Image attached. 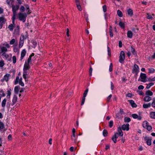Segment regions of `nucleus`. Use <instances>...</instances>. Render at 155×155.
Here are the masks:
<instances>
[{
  "instance_id": "1",
  "label": "nucleus",
  "mask_w": 155,
  "mask_h": 155,
  "mask_svg": "<svg viewBox=\"0 0 155 155\" xmlns=\"http://www.w3.org/2000/svg\"><path fill=\"white\" fill-rule=\"evenodd\" d=\"M19 20L22 21L23 22L25 21L27 16V14L25 13L19 12L18 14Z\"/></svg>"
},
{
  "instance_id": "2",
  "label": "nucleus",
  "mask_w": 155,
  "mask_h": 155,
  "mask_svg": "<svg viewBox=\"0 0 155 155\" xmlns=\"http://www.w3.org/2000/svg\"><path fill=\"white\" fill-rule=\"evenodd\" d=\"M125 58V54L124 52L123 51H121L120 52V55L119 56V62L120 63H122V62L124 60Z\"/></svg>"
},
{
  "instance_id": "3",
  "label": "nucleus",
  "mask_w": 155,
  "mask_h": 155,
  "mask_svg": "<svg viewBox=\"0 0 155 155\" xmlns=\"http://www.w3.org/2000/svg\"><path fill=\"white\" fill-rule=\"evenodd\" d=\"M88 89H87L85 90V91L84 92V93L83 94V97L82 101V102H81V105H82L83 104H84V103L85 100V97L86 96V95H87V92H88Z\"/></svg>"
},
{
  "instance_id": "4",
  "label": "nucleus",
  "mask_w": 155,
  "mask_h": 155,
  "mask_svg": "<svg viewBox=\"0 0 155 155\" xmlns=\"http://www.w3.org/2000/svg\"><path fill=\"white\" fill-rule=\"evenodd\" d=\"M119 134L117 133H115L111 138L112 140L114 141V143L117 142V139L118 137Z\"/></svg>"
},
{
  "instance_id": "5",
  "label": "nucleus",
  "mask_w": 155,
  "mask_h": 155,
  "mask_svg": "<svg viewBox=\"0 0 155 155\" xmlns=\"http://www.w3.org/2000/svg\"><path fill=\"white\" fill-rule=\"evenodd\" d=\"M144 139L146 141V143L148 145L150 146L151 145V139H150L149 137L146 136L144 137Z\"/></svg>"
},
{
  "instance_id": "6",
  "label": "nucleus",
  "mask_w": 155,
  "mask_h": 155,
  "mask_svg": "<svg viewBox=\"0 0 155 155\" xmlns=\"http://www.w3.org/2000/svg\"><path fill=\"white\" fill-rule=\"evenodd\" d=\"M129 125L128 124H124L122 126V129L124 130H126L128 131L129 129Z\"/></svg>"
},
{
  "instance_id": "7",
  "label": "nucleus",
  "mask_w": 155,
  "mask_h": 155,
  "mask_svg": "<svg viewBox=\"0 0 155 155\" xmlns=\"http://www.w3.org/2000/svg\"><path fill=\"white\" fill-rule=\"evenodd\" d=\"M10 76L9 74H6L4 76V78L3 79H1V81H6V82L8 81L9 80V78Z\"/></svg>"
},
{
  "instance_id": "8",
  "label": "nucleus",
  "mask_w": 155,
  "mask_h": 155,
  "mask_svg": "<svg viewBox=\"0 0 155 155\" xmlns=\"http://www.w3.org/2000/svg\"><path fill=\"white\" fill-rule=\"evenodd\" d=\"M13 12V16L12 17V23L14 25L15 20V16L17 15L16 11L15 10H12Z\"/></svg>"
},
{
  "instance_id": "9",
  "label": "nucleus",
  "mask_w": 155,
  "mask_h": 155,
  "mask_svg": "<svg viewBox=\"0 0 155 155\" xmlns=\"http://www.w3.org/2000/svg\"><path fill=\"white\" fill-rule=\"evenodd\" d=\"M29 64H28V63H27V62H25L23 68L24 71H26L30 68V67L29 66Z\"/></svg>"
},
{
  "instance_id": "10",
  "label": "nucleus",
  "mask_w": 155,
  "mask_h": 155,
  "mask_svg": "<svg viewBox=\"0 0 155 155\" xmlns=\"http://www.w3.org/2000/svg\"><path fill=\"white\" fill-rule=\"evenodd\" d=\"M140 77L141 78V79H142V80L141 81L142 82H145L146 81L145 79L146 78L147 76L145 74L141 73L140 75Z\"/></svg>"
},
{
  "instance_id": "11",
  "label": "nucleus",
  "mask_w": 155,
  "mask_h": 155,
  "mask_svg": "<svg viewBox=\"0 0 155 155\" xmlns=\"http://www.w3.org/2000/svg\"><path fill=\"white\" fill-rule=\"evenodd\" d=\"M5 20L3 17H0V24L1 28H2V25L5 22Z\"/></svg>"
},
{
  "instance_id": "12",
  "label": "nucleus",
  "mask_w": 155,
  "mask_h": 155,
  "mask_svg": "<svg viewBox=\"0 0 155 155\" xmlns=\"http://www.w3.org/2000/svg\"><path fill=\"white\" fill-rule=\"evenodd\" d=\"M26 52L25 49L22 50L21 53V60H22L23 58L26 54Z\"/></svg>"
},
{
  "instance_id": "13",
  "label": "nucleus",
  "mask_w": 155,
  "mask_h": 155,
  "mask_svg": "<svg viewBox=\"0 0 155 155\" xmlns=\"http://www.w3.org/2000/svg\"><path fill=\"white\" fill-rule=\"evenodd\" d=\"M132 116L134 118H137L138 120H140L142 118V117L140 116H138L136 114H133L132 115Z\"/></svg>"
},
{
  "instance_id": "14",
  "label": "nucleus",
  "mask_w": 155,
  "mask_h": 155,
  "mask_svg": "<svg viewBox=\"0 0 155 155\" xmlns=\"http://www.w3.org/2000/svg\"><path fill=\"white\" fill-rule=\"evenodd\" d=\"M117 131L120 136L122 137L123 135V133L121 127H119L118 128Z\"/></svg>"
},
{
  "instance_id": "15",
  "label": "nucleus",
  "mask_w": 155,
  "mask_h": 155,
  "mask_svg": "<svg viewBox=\"0 0 155 155\" xmlns=\"http://www.w3.org/2000/svg\"><path fill=\"white\" fill-rule=\"evenodd\" d=\"M130 103L131 104L132 107H137V104L134 103V101L132 100H130L129 101Z\"/></svg>"
},
{
  "instance_id": "16",
  "label": "nucleus",
  "mask_w": 155,
  "mask_h": 155,
  "mask_svg": "<svg viewBox=\"0 0 155 155\" xmlns=\"http://www.w3.org/2000/svg\"><path fill=\"white\" fill-rule=\"evenodd\" d=\"M152 99L151 97L146 96L144 98V101L146 102H149Z\"/></svg>"
},
{
  "instance_id": "17",
  "label": "nucleus",
  "mask_w": 155,
  "mask_h": 155,
  "mask_svg": "<svg viewBox=\"0 0 155 155\" xmlns=\"http://www.w3.org/2000/svg\"><path fill=\"white\" fill-rule=\"evenodd\" d=\"M11 7L12 8V10H15V11H17L19 8V6L18 5H12Z\"/></svg>"
},
{
  "instance_id": "18",
  "label": "nucleus",
  "mask_w": 155,
  "mask_h": 155,
  "mask_svg": "<svg viewBox=\"0 0 155 155\" xmlns=\"http://www.w3.org/2000/svg\"><path fill=\"white\" fill-rule=\"evenodd\" d=\"M145 94L147 96H151L153 95V93L150 90H148L146 91Z\"/></svg>"
},
{
  "instance_id": "19",
  "label": "nucleus",
  "mask_w": 155,
  "mask_h": 155,
  "mask_svg": "<svg viewBox=\"0 0 155 155\" xmlns=\"http://www.w3.org/2000/svg\"><path fill=\"white\" fill-rule=\"evenodd\" d=\"M127 13L130 16H132L133 14L132 10L130 8L129 9L127 10Z\"/></svg>"
},
{
  "instance_id": "20",
  "label": "nucleus",
  "mask_w": 155,
  "mask_h": 155,
  "mask_svg": "<svg viewBox=\"0 0 155 155\" xmlns=\"http://www.w3.org/2000/svg\"><path fill=\"white\" fill-rule=\"evenodd\" d=\"M127 37L130 38H132L133 36V33L130 31H129L127 32Z\"/></svg>"
},
{
  "instance_id": "21",
  "label": "nucleus",
  "mask_w": 155,
  "mask_h": 155,
  "mask_svg": "<svg viewBox=\"0 0 155 155\" xmlns=\"http://www.w3.org/2000/svg\"><path fill=\"white\" fill-rule=\"evenodd\" d=\"M1 49L2 52H3L2 55H4V54H5V53L7 51V49L5 47H2L1 48Z\"/></svg>"
},
{
  "instance_id": "22",
  "label": "nucleus",
  "mask_w": 155,
  "mask_h": 155,
  "mask_svg": "<svg viewBox=\"0 0 155 155\" xmlns=\"http://www.w3.org/2000/svg\"><path fill=\"white\" fill-rule=\"evenodd\" d=\"M148 125L149 123L147 121H145L143 122V127L146 128Z\"/></svg>"
},
{
  "instance_id": "23",
  "label": "nucleus",
  "mask_w": 155,
  "mask_h": 155,
  "mask_svg": "<svg viewBox=\"0 0 155 155\" xmlns=\"http://www.w3.org/2000/svg\"><path fill=\"white\" fill-rule=\"evenodd\" d=\"M13 2V0H7V3L11 7V6L13 5L12 3Z\"/></svg>"
},
{
  "instance_id": "24",
  "label": "nucleus",
  "mask_w": 155,
  "mask_h": 155,
  "mask_svg": "<svg viewBox=\"0 0 155 155\" xmlns=\"http://www.w3.org/2000/svg\"><path fill=\"white\" fill-rule=\"evenodd\" d=\"M151 106L150 103H149L148 104H144L143 105V107L144 108H147L150 107Z\"/></svg>"
},
{
  "instance_id": "25",
  "label": "nucleus",
  "mask_w": 155,
  "mask_h": 155,
  "mask_svg": "<svg viewBox=\"0 0 155 155\" xmlns=\"http://www.w3.org/2000/svg\"><path fill=\"white\" fill-rule=\"evenodd\" d=\"M17 100V96L15 95H14L12 99V102L13 103V104H15Z\"/></svg>"
},
{
  "instance_id": "26",
  "label": "nucleus",
  "mask_w": 155,
  "mask_h": 155,
  "mask_svg": "<svg viewBox=\"0 0 155 155\" xmlns=\"http://www.w3.org/2000/svg\"><path fill=\"white\" fill-rule=\"evenodd\" d=\"M15 25V24H14V25L13 24H11L8 26V28L11 31H12L13 30V28L14 26Z\"/></svg>"
},
{
  "instance_id": "27",
  "label": "nucleus",
  "mask_w": 155,
  "mask_h": 155,
  "mask_svg": "<svg viewBox=\"0 0 155 155\" xmlns=\"http://www.w3.org/2000/svg\"><path fill=\"white\" fill-rule=\"evenodd\" d=\"M134 71H135V72H137L139 70V68L138 66L136 64H135L134 65Z\"/></svg>"
},
{
  "instance_id": "28",
  "label": "nucleus",
  "mask_w": 155,
  "mask_h": 155,
  "mask_svg": "<svg viewBox=\"0 0 155 155\" xmlns=\"http://www.w3.org/2000/svg\"><path fill=\"white\" fill-rule=\"evenodd\" d=\"M19 87L16 86L15 87L14 89V91L15 94H18L19 91Z\"/></svg>"
},
{
  "instance_id": "29",
  "label": "nucleus",
  "mask_w": 155,
  "mask_h": 155,
  "mask_svg": "<svg viewBox=\"0 0 155 155\" xmlns=\"http://www.w3.org/2000/svg\"><path fill=\"white\" fill-rule=\"evenodd\" d=\"M7 100L6 98H5L2 101V106L3 107L5 106Z\"/></svg>"
},
{
  "instance_id": "30",
  "label": "nucleus",
  "mask_w": 155,
  "mask_h": 155,
  "mask_svg": "<svg viewBox=\"0 0 155 155\" xmlns=\"http://www.w3.org/2000/svg\"><path fill=\"white\" fill-rule=\"evenodd\" d=\"M24 43V41H22L21 40V41H20L19 43V48H21L23 46V44Z\"/></svg>"
},
{
  "instance_id": "31",
  "label": "nucleus",
  "mask_w": 155,
  "mask_h": 155,
  "mask_svg": "<svg viewBox=\"0 0 155 155\" xmlns=\"http://www.w3.org/2000/svg\"><path fill=\"white\" fill-rule=\"evenodd\" d=\"M108 132L107 130H104L103 132V134L104 137H106L107 136Z\"/></svg>"
},
{
  "instance_id": "32",
  "label": "nucleus",
  "mask_w": 155,
  "mask_h": 155,
  "mask_svg": "<svg viewBox=\"0 0 155 155\" xmlns=\"http://www.w3.org/2000/svg\"><path fill=\"white\" fill-rule=\"evenodd\" d=\"M130 121V119L128 117H125L124 119V121L126 122H129Z\"/></svg>"
},
{
  "instance_id": "33",
  "label": "nucleus",
  "mask_w": 155,
  "mask_h": 155,
  "mask_svg": "<svg viewBox=\"0 0 155 155\" xmlns=\"http://www.w3.org/2000/svg\"><path fill=\"white\" fill-rule=\"evenodd\" d=\"M119 26L122 28H125L124 24L121 21H120L119 23Z\"/></svg>"
},
{
  "instance_id": "34",
  "label": "nucleus",
  "mask_w": 155,
  "mask_h": 155,
  "mask_svg": "<svg viewBox=\"0 0 155 155\" xmlns=\"http://www.w3.org/2000/svg\"><path fill=\"white\" fill-rule=\"evenodd\" d=\"M117 13L118 15L120 17H122L123 16V14L119 10L117 11Z\"/></svg>"
},
{
  "instance_id": "35",
  "label": "nucleus",
  "mask_w": 155,
  "mask_h": 155,
  "mask_svg": "<svg viewBox=\"0 0 155 155\" xmlns=\"http://www.w3.org/2000/svg\"><path fill=\"white\" fill-rule=\"evenodd\" d=\"M25 7L27 9V10H28V11L27 12V13L28 14H30L31 13V12H30V9L28 5H25Z\"/></svg>"
},
{
  "instance_id": "36",
  "label": "nucleus",
  "mask_w": 155,
  "mask_h": 155,
  "mask_svg": "<svg viewBox=\"0 0 155 155\" xmlns=\"http://www.w3.org/2000/svg\"><path fill=\"white\" fill-rule=\"evenodd\" d=\"M150 117L153 118H155V112H152L150 114Z\"/></svg>"
},
{
  "instance_id": "37",
  "label": "nucleus",
  "mask_w": 155,
  "mask_h": 155,
  "mask_svg": "<svg viewBox=\"0 0 155 155\" xmlns=\"http://www.w3.org/2000/svg\"><path fill=\"white\" fill-rule=\"evenodd\" d=\"M153 84H154V83H150L149 84H148L147 85L146 87V88L147 89H148L151 86L153 85Z\"/></svg>"
},
{
  "instance_id": "38",
  "label": "nucleus",
  "mask_w": 155,
  "mask_h": 155,
  "mask_svg": "<svg viewBox=\"0 0 155 155\" xmlns=\"http://www.w3.org/2000/svg\"><path fill=\"white\" fill-rule=\"evenodd\" d=\"M76 5L77 7L78 10L80 11H81L82 10V8L81 6L80 5V3L76 4Z\"/></svg>"
},
{
  "instance_id": "39",
  "label": "nucleus",
  "mask_w": 155,
  "mask_h": 155,
  "mask_svg": "<svg viewBox=\"0 0 155 155\" xmlns=\"http://www.w3.org/2000/svg\"><path fill=\"white\" fill-rule=\"evenodd\" d=\"M148 70L149 71V73H153L155 71V70L152 68L148 69Z\"/></svg>"
},
{
  "instance_id": "40",
  "label": "nucleus",
  "mask_w": 155,
  "mask_h": 155,
  "mask_svg": "<svg viewBox=\"0 0 155 155\" xmlns=\"http://www.w3.org/2000/svg\"><path fill=\"white\" fill-rule=\"evenodd\" d=\"M11 94V92L10 91H7V97L8 98H10V95Z\"/></svg>"
},
{
  "instance_id": "41",
  "label": "nucleus",
  "mask_w": 155,
  "mask_h": 155,
  "mask_svg": "<svg viewBox=\"0 0 155 155\" xmlns=\"http://www.w3.org/2000/svg\"><path fill=\"white\" fill-rule=\"evenodd\" d=\"M131 52L134 55L136 54V53L135 52V49H134V48H133L132 47H131Z\"/></svg>"
},
{
  "instance_id": "42",
  "label": "nucleus",
  "mask_w": 155,
  "mask_h": 155,
  "mask_svg": "<svg viewBox=\"0 0 155 155\" xmlns=\"http://www.w3.org/2000/svg\"><path fill=\"white\" fill-rule=\"evenodd\" d=\"M25 39V37L23 34H21V36L20 38V41H21V40L22 41H24Z\"/></svg>"
},
{
  "instance_id": "43",
  "label": "nucleus",
  "mask_w": 155,
  "mask_h": 155,
  "mask_svg": "<svg viewBox=\"0 0 155 155\" xmlns=\"http://www.w3.org/2000/svg\"><path fill=\"white\" fill-rule=\"evenodd\" d=\"M4 125L3 123L2 122H0V129H2L4 128Z\"/></svg>"
},
{
  "instance_id": "44",
  "label": "nucleus",
  "mask_w": 155,
  "mask_h": 155,
  "mask_svg": "<svg viewBox=\"0 0 155 155\" xmlns=\"http://www.w3.org/2000/svg\"><path fill=\"white\" fill-rule=\"evenodd\" d=\"M4 65V61L2 60L0 61V67H2Z\"/></svg>"
},
{
  "instance_id": "45",
  "label": "nucleus",
  "mask_w": 155,
  "mask_h": 155,
  "mask_svg": "<svg viewBox=\"0 0 155 155\" xmlns=\"http://www.w3.org/2000/svg\"><path fill=\"white\" fill-rule=\"evenodd\" d=\"M113 125V122L112 120H110L109 123V126L110 127H112Z\"/></svg>"
},
{
  "instance_id": "46",
  "label": "nucleus",
  "mask_w": 155,
  "mask_h": 155,
  "mask_svg": "<svg viewBox=\"0 0 155 155\" xmlns=\"http://www.w3.org/2000/svg\"><path fill=\"white\" fill-rule=\"evenodd\" d=\"M112 69H113L112 64V63H111L110 64V67H109V71L110 72H111L112 71Z\"/></svg>"
},
{
  "instance_id": "47",
  "label": "nucleus",
  "mask_w": 155,
  "mask_h": 155,
  "mask_svg": "<svg viewBox=\"0 0 155 155\" xmlns=\"http://www.w3.org/2000/svg\"><path fill=\"white\" fill-rule=\"evenodd\" d=\"M13 62L14 64H15L16 61V58L15 56H14L12 57Z\"/></svg>"
},
{
  "instance_id": "48",
  "label": "nucleus",
  "mask_w": 155,
  "mask_h": 155,
  "mask_svg": "<svg viewBox=\"0 0 155 155\" xmlns=\"http://www.w3.org/2000/svg\"><path fill=\"white\" fill-rule=\"evenodd\" d=\"M112 27L111 26H110V28L109 30V32L110 33V35L111 37H112L113 36V35L112 32Z\"/></svg>"
},
{
  "instance_id": "49",
  "label": "nucleus",
  "mask_w": 155,
  "mask_h": 155,
  "mask_svg": "<svg viewBox=\"0 0 155 155\" xmlns=\"http://www.w3.org/2000/svg\"><path fill=\"white\" fill-rule=\"evenodd\" d=\"M20 10L21 12H24L25 10V7L22 5L21 6L20 8Z\"/></svg>"
},
{
  "instance_id": "50",
  "label": "nucleus",
  "mask_w": 155,
  "mask_h": 155,
  "mask_svg": "<svg viewBox=\"0 0 155 155\" xmlns=\"http://www.w3.org/2000/svg\"><path fill=\"white\" fill-rule=\"evenodd\" d=\"M148 81H155V77L152 78H148Z\"/></svg>"
},
{
  "instance_id": "51",
  "label": "nucleus",
  "mask_w": 155,
  "mask_h": 155,
  "mask_svg": "<svg viewBox=\"0 0 155 155\" xmlns=\"http://www.w3.org/2000/svg\"><path fill=\"white\" fill-rule=\"evenodd\" d=\"M19 78L18 77H17L16 78L15 81V84H17L19 81Z\"/></svg>"
},
{
  "instance_id": "52",
  "label": "nucleus",
  "mask_w": 155,
  "mask_h": 155,
  "mask_svg": "<svg viewBox=\"0 0 155 155\" xmlns=\"http://www.w3.org/2000/svg\"><path fill=\"white\" fill-rule=\"evenodd\" d=\"M15 42V40L14 39H12L10 42V45H12L14 44Z\"/></svg>"
},
{
  "instance_id": "53",
  "label": "nucleus",
  "mask_w": 155,
  "mask_h": 155,
  "mask_svg": "<svg viewBox=\"0 0 155 155\" xmlns=\"http://www.w3.org/2000/svg\"><path fill=\"white\" fill-rule=\"evenodd\" d=\"M103 11L105 12L107 11V7L106 5H104L103 6Z\"/></svg>"
},
{
  "instance_id": "54",
  "label": "nucleus",
  "mask_w": 155,
  "mask_h": 155,
  "mask_svg": "<svg viewBox=\"0 0 155 155\" xmlns=\"http://www.w3.org/2000/svg\"><path fill=\"white\" fill-rule=\"evenodd\" d=\"M146 128H147L148 130L150 131L151 130L152 127L151 126L148 125L147 127Z\"/></svg>"
},
{
  "instance_id": "55",
  "label": "nucleus",
  "mask_w": 155,
  "mask_h": 155,
  "mask_svg": "<svg viewBox=\"0 0 155 155\" xmlns=\"http://www.w3.org/2000/svg\"><path fill=\"white\" fill-rule=\"evenodd\" d=\"M147 18L148 19H152V16L150 15L149 13H147Z\"/></svg>"
},
{
  "instance_id": "56",
  "label": "nucleus",
  "mask_w": 155,
  "mask_h": 155,
  "mask_svg": "<svg viewBox=\"0 0 155 155\" xmlns=\"http://www.w3.org/2000/svg\"><path fill=\"white\" fill-rule=\"evenodd\" d=\"M14 51L15 52H17V51L18 49H17V45H14Z\"/></svg>"
},
{
  "instance_id": "57",
  "label": "nucleus",
  "mask_w": 155,
  "mask_h": 155,
  "mask_svg": "<svg viewBox=\"0 0 155 155\" xmlns=\"http://www.w3.org/2000/svg\"><path fill=\"white\" fill-rule=\"evenodd\" d=\"M112 96V95L111 94H110L108 97H107V101L108 102H109L110 101Z\"/></svg>"
},
{
  "instance_id": "58",
  "label": "nucleus",
  "mask_w": 155,
  "mask_h": 155,
  "mask_svg": "<svg viewBox=\"0 0 155 155\" xmlns=\"http://www.w3.org/2000/svg\"><path fill=\"white\" fill-rule=\"evenodd\" d=\"M92 68H91V67L89 69V74L90 76H91L92 75Z\"/></svg>"
},
{
  "instance_id": "59",
  "label": "nucleus",
  "mask_w": 155,
  "mask_h": 155,
  "mask_svg": "<svg viewBox=\"0 0 155 155\" xmlns=\"http://www.w3.org/2000/svg\"><path fill=\"white\" fill-rule=\"evenodd\" d=\"M107 51L108 52V54L109 55H110V49L109 47L107 46Z\"/></svg>"
},
{
  "instance_id": "60",
  "label": "nucleus",
  "mask_w": 155,
  "mask_h": 155,
  "mask_svg": "<svg viewBox=\"0 0 155 155\" xmlns=\"http://www.w3.org/2000/svg\"><path fill=\"white\" fill-rule=\"evenodd\" d=\"M19 84L20 85H21V86H24V84L23 83V82L22 81H19Z\"/></svg>"
},
{
  "instance_id": "61",
  "label": "nucleus",
  "mask_w": 155,
  "mask_h": 155,
  "mask_svg": "<svg viewBox=\"0 0 155 155\" xmlns=\"http://www.w3.org/2000/svg\"><path fill=\"white\" fill-rule=\"evenodd\" d=\"M144 88V87L142 85H140L138 87V89L139 90L143 89Z\"/></svg>"
},
{
  "instance_id": "62",
  "label": "nucleus",
  "mask_w": 155,
  "mask_h": 155,
  "mask_svg": "<svg viewBox=\"0 0 155 155\" xmlns=\"http://www.w3.org/2000/svg\"><path fill=\"white\" fill-rule=\"evenodd\" d=\"M31 57H29L28 59L27 62V63H28V64H29L31 61Z\"/></svg>"
},
{
  "instance_id": "63",
  "label": "nucleus",
  "mask_w": 155,
  "mask_h": 155,
  "mask_svg": "<svg viewBox=\"0 0 155 155\" xmlns=\"http://www.w3.org/2000/svg\"><path fill=\"white\" fill-rule=\"evenodd\" d=\"M66 31H67V35L68 37H69V31L68 28H67L66 29Z\"/></svg>"
},
{
  "instance_id": "64",
  "label": "nucleus",
  "mask_w": 155,
  "mask_h": 155,
  "mask_svg": "<svg viewBox=\"0 0 155 155\" xmlns=\"http://www.w3.org/2000/svg\"><path fill=\"white\" fill-rule=\"evenodd\" d=\"M138 92L139 94L140 95H144V93L142 91H138Z\"/></svg>"
}]
</instances>
